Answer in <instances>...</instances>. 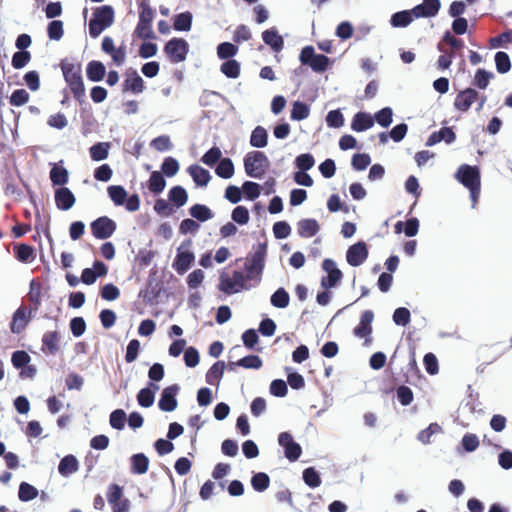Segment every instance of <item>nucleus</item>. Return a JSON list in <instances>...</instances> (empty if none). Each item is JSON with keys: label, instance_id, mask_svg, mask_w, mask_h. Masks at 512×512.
<instances>
[{"label": "nucleus", "instance_id": "f257e3e1", "mask_svg": "<svg viewBox=\"0 0 512 512\" xmlns=\"http://www.w3.org/2000/svg\"><path fill=\"white\" fill-rule=\"evenodd\" d=\"M64 80L68 84L75 100L82 104L85 102L86 90L81 74V66L76 65L68 59H63L60 63Z\"/></svg>", "mask_w": 512, "mask_h": 512}, {"label": "nucleus", "instance_id": "f03ea898", "mask_svg": "<svg viewBox=\"0 0 512 512\" xmlns=\"http://www.w3.org/2000/svg\"><path fill=\"white\" fill-rule=\"evenodd\" d=\"M115 12L112 6L102 5L95 8L92 18L89 20V35L97 38L114 22Z\"/></svg>", "mask_w": 512, "mask_h": 512}, {"label": "nucleus", "instance_id": "7ed1b4c3", "mask_svg": "<svg viewBox=\"0 0 512 512\" xmlns=\"http://www.w3.org/2000/svg\"><path fill=\"white\" fill-rule=\"evenodd\" d=\"M299 61L302 65L310 67L315 73H323L333 64V61L326 55L317 54L312 45H306L301 49Z\"/></svg>", "mask_w": 512, "mask_h": 512}, {"label": "nucleus", "instance_id": "20e7f679", "mask_svg": "<svg viewBox=\"0 0 512 512\" xmlns=\"http://www.w3.org/2000/svg\"><path fill=\"white\" fill-rule=\"evenodd\" d=\"M268 166V157L261 151L249 152L244 157L245 172L251 178L261 179Z\"/></svg>", "mask_w": 512, "mask_h": 512}, {"label": "nucleus", "instance_id": "39448f33", "mask_svg": "<svg viewBox=\"0 0 512 512\" xmlns=\"http://www.w3.org/2000/svg\"><path fill=\"white\" fill-rule=\"evenodd\" d=\"M191 245L192 241L187 239L177 248V254L172 263V267L179 275L185 274L195 261V254L189 249Z\"/></svg>", "mask_w": 512, "mask_h": 512}, {"label": "nucleus", "instance_id": "423d86ee", "mask_svg": "<svg viewBox=\"0 0 512 512\" xmlns=\"http://www.w3.org/2000/svg\"><path fill=\"white\" fill-rule=\"evenodd\" d=\"M267 255V243L259 242L254 253L245 263V271L251 274L253 277L257 275L256 284L260 283V275L262 274L265 267V258Z\"/></svg>", "mask_w": 512, "mask_h": 512}, {"label": "nucleus", "instance_id": "0eeeda50", "mask_svg": "<svg viewBox=\"0 0 512 512\" xmlns=\"http://www.w3.org/2000/svg\"><path fill=\"white\" fill-rule=\"evenodd\" d=\"M164 52L172 63H179L186 59L189 44L183 38L174 37L166 42Z\"/></svg>", "mask_w": 512, "mask_h": 512}, {"label": "nucleus", "instance_id": "6e6552de", "mask_svg": "<svg viewBox=\"0 0 512 512\" xmlns=\"http://www.w3.org/2000/svg\"><path fill=\"white\" fill-rule=\"evenodd\" d=\"M322 269L327 275L321 278V287L325 290L335 288L343 278V273L337 267L336 262L333 259L326 258L322 261Z\"/></svg>", "mask_w": 512, "mask_h": 512}, {"label": "nucleus", "instance_id": "1a4fd4ad", "mask_svg": "<svg viewBox=\"0 0 512 512\" xmlns=\"http://www.w3.org/2000/svg\"><path fill=\"white\" fill-rule=\"evenodd\" d=\"M455 178L467 189L481 186V175L477 166L462 164L456 171Z\"/></svg>", "mask_w": 512, "mask_h": 512}, {"label": "nucleus", "instance_id": "9d476101", "mask_svg": "<svg viewBox=\"0 0 512 512\" xmlns=\"http://www.w3.org/2000/svg\"><path fill=\"white\" fill-rule=\"evenodd\" d=\"M90 228L96 239L105 240L114 234L117 224L108 216H101L91 222Z\"/></svg>", "mask_w": 512, "mask_h": 512}, {"label": "nucleus", "instance_id": "9b49d317", "mask_svg": "<svg viewBox=\"0 0 512 512\" xmlns=\"http://www.w3.org/2000/svg\"><path fill=\"white\" fill-rule=\"evenodd\" d=\"M278 443L284 449V455L290 462H295L300 458L302 447L293 439L291 433L281 432L278 436Z\"/></svg>", "mask_w": 512, "mask_h": 512}, {"label": "nucleus", "instance_id": "f8f14e48", "mask_svg": "<svg viewBox=\"0 0 512 512\" xmlns=\"http://www.w3.org/2000/svg\"><path fill=\"white\" fill-rule=\"evenodd\" d=\"M369 252L364 241H358L351 245L346 251V261L352 267L362 265L368 258Z\"/></svg>", "mask_w": 512, "mask_h": 512}, {"label": "nucleus", "instance_id": "ddd939ff", "mask_svg": "<svg viewBox=\"0 0 512 512\" xmlns=\"http://www.w3.org/2000/svg\"><path fill=\"white\" fill-rule=\"evenodd\" d=\"M179 390L178 384L170 385L162 390L158 401V407L161 411L172 412L177 408L178 401L176 396Z\"/></svg>", "mask_w": 512, "mask_h": 512}, {"label": "nucleus", "instance_id": "4468645a", "mask_svg": "<svg viewBox=\"0 0 512 512\" xmlns=\"http://www.w3.org/2000/svg\"><path fill=\"white\" fill-rule=\"evenodd\" d=\"M35 314H30V310L24 305L18 307L13 313L10 322V330L13 334L22 333Z\"/></svg>", "mask_w": 512, "mask_h": 512}, {"label": "nucleus", "instance_id": "2eb2a0df", "mask_svg": "<svg viewBox=\"0 0 512 512\" xmlns=\"http://www.w3.org/2000/svg\"><path fill=\"white\" fill-rule=\"evenodd\" d=\"M479 92L472 88H465L456 95L454 107L460 112H467L472 104L478 99Z\"/></svg>", "mask_w": 512, "mask_h": 512}, {"label": "nucleus", "instance_id": "dca6fc26", "mask_svg": "<svg viewBox=\"0 0 512 512\" xmlns=\"http://www.w3.org/2000/svg\"><path fill=\"white\" fill-rule=\"evenodd\" d=\"M54 198L57 208L62 211L70 210L76 202L75 195L67 187L57 188L54 193Z\"/></svg>", "mask_w": 512, "mask_h": 512}, {"label": "nucleus", "instance_id": "f3484780", "mask_svg": "<svg viewBox=\"0 0 512 512\" xmlns=\"http://www.w3.org/2000/svg\"><path fill=\"white\" fill-rule=\"evenodd\" d=\"M374 313L371 310H366L361 314L359 324L354 328V335L359 338H367L372 333V322Z\"/></svg>", "mask_w": 512, "mask_h": 512}, {"label": "nucleus", "instance_id": "a211bd4d", "mask_svg": "<svg viewBox=\"0 0 512 512\" xmlns=\"http://www.w3.org/2000/svg\"><path fill=\"white\" fill-rule=\"evenodd\" d=\"M262 40L276 53L280 52L284 47V39L275 27L263 31Z\"/></svg>", "mask_w": 512, "mask_h": 512}, {"label": "nucleus", "instance_id": "6ab92c4d", "mask_svg": "<svg viewBox=\"0 0 512 512\" xmlns=\"http://www.w3.org/2000/svg\"><path fill=\"white\" fill-rule=\"evenodd\" d=\"M374 126V119L370 113L357 112L352 119L351 129L355 132H363Z\"/></svg>", "mask_w": 512, "mask_h": 512}, {"label": "nucleus", "instance_id": "aec40b11", "mask_svg": "<svg viewBox=\"0 0 512 512\" xmlns=\"http://www.w3.org/2000/svg\"><path fill=\"white\" fill-rule=\"evenodd\" d=\"M320 230V226L316 219L306 218L297 223V232L302 238H311Z\"/></svg>", "mask_w": 512, "mask_h": 512}, {"label": "nucleus", "instance_id": "412c9836", "mask_svg": "<svg viewBox=\"0 0 512 512\" xmlns=\"http://www.w3.org/2000/svg\"><path fill=\"white\" fill-rule=\"evenodd\" d=\"M188 173L196 186L205 187L211 180L210 172L200 165L193 164L188 167Z\"/></svg>", "mask_w": 512, "mask_h": 512}, {"label": "nucleus", "instance_id": "4be33fe9", "mask_svg": "<svg viewBox=\"0 0 512 512\" xmlns=\"http://www.w3.org/2000/svg\"><path fill=\"white\" fill-rule=\"evenodd\" d=\"M144 89L145 85L143 79L136 70H132L131 75L123 82V92L130 91L133 94H140Z\"/></svg>", "mask_w": 512, "mask_h": 512}, {"label": "nucleus", "instance_id": "5701e85b", "mask_svg": "<svg viewBox=\"0 0 512 512\" xmlns=\"http://www.w3.org/2000/svg\"><path fill=\"white\" fill-rule=\"evenodd\" d=\"M78 470L79 461L72 454L64 456L59 462L58 472L63 477H69L70 475L76 473Z\"/></svg>", "mask_w": 512, "mask_h": 512}, {"label": "nucleus", "instance_id": "b1692460", "mask_svg": "<svg viewBox=\"0 0 512 512\" xmlns=\"http://www.w3.org/2000/svg\"><path fill=\"white\" fill-rule=\"evenodd\" d=\"M106 75L105 65L98 60H91L86 66V76L89 81L100 82Z\"/></svg>", "mask_w": 512, "mask_h": 512}, {"label": "nucleus", "instance_id": "393cba45", "mask_svg": "<svg viewBox=\"0 0 512 512\" xmlns=\"http://www.w3.org/2000/svg\"><path fill=\"white\" fill-rule=\"evenodd\" d=\"M149 468V458L144 453H135L130 457V472L134 475H142Z\"/></svg>", "mask_w": 512, "mask_h": 512}, {"label": "nucleus", "instance_id": "a878e982", "mask_svg": "<svg viewBox=\"0 0 512 512\" xmlns=\"http://www.w3.org/2000/svg\"><path fill=\"white\" fill-rule=\"evenodd\" d=\"M168 201L175 207L181 208L188 201V193L181 185L173 186L168 192Z\"/></svg>", "mask_w": 512, "mask_h": 512}, {"label": "nucleus", "instance_id": "bb28decb", "mask_svg": "<svg viewBox=\"0 0 512 512\" xmlns=\"http://www.w3.org/2000/svg\"><path fill=\"white\" fill-rule=\"evenodd\" d=\"M226 364L224 361L215 362L207 371L205 380L209 385L219 386L220 380L223 377Z\"/></svg>", "mask_w": 512, "mask_h": 512}, {"label": "nucleus", "instance_id": "cd10ccee", "mask_svg": "<svg viewBox=\"0 0 512 512\" xmlns=\"http://www.w3.org/2000/svg\"><path fill=\"white\" fill-rule=\"evenodd\" d=\"M27 297L31 302V305L28 308V310H30V314H36L41 305V285L34 279L30 282V290Z\"/></svg>", "mask_w": 512, "mask_h": 512}, {"label": "nucleus", "instance_id": "c85d7f7f", "mask_svg": "<svg viewBox=\"0 0 512 512\" xmlns=\"http://www.w3.org/2000/svg\"><path fill=\"white\" fill-rule=\"evenodd\" d=\"M193 15L190 11L176 14L173 17V28L176 31L188 32L192 28Z\"/></svg>", "mask_w": 512, "mask_h": 512}, {"label": "nucleus", "instance_id": "c756f323", "mask_svg": "<svg viewBox=\"0 0 512 512\" xmlns=\"http://www.w3.org/2000/svg\"><path fill=\"white\" fill-rule=\"evenodd\" d=\"M190 216L199 222H206L214 217L213 211L204 204H194L189 208Z\"/></svg>", "mask_w": 512, "mask_h": 512}, {"label": "nucleus", "instance_id": "7c9ffc66", "mask_svg": "<svg viewBox=\"0 0 512 512\" xmlns=\"http://www.w3.org/2000/svg\"><path fill=\"white\" fill-rule=\"evenodd\" d=\"M249 143L254 148H264L268 144V132L263 126H256L250 135Z\"/></svg>", "mask_w": 512, "mask_h": 512}, {"label": "nucleus", "instance_id": "2f4dec72", "mask_svg": "<svg viewBox=\"0 0 512 512\" xmlns=\"http://www.w3.org/2000/svg\"><path fill=\"white\" fill-rule=\"evenodd\" d=\"M147 187L150 192L155 195L162 193L166 187V180L163 174L159 171H152L147 182Z\"/></svg>", "mask_w": 512, "mask_h": 512}, {"label": "nucleus", "instance_id": "473e14b6", "mask_svg": "<svg viewBox=\"0 0 512 512\" xmlns=\"http://www.w3.org/2000/svg\"><path fill=\"white\" fill-rule=\"evenodd\" d=\"M49 177L53 186L64 187L69 180L67 169L56 164L51 168Z\"/></svg>", "mask_w": 512, "mask_h": 512}, {"label": "nucleus", "instance_id": "72a5a7b5", "mask_svg": "<svg viewBox=\"0 0 512 512\" xmlns=\"http://www.w3.org/2000/svg\"><path fill=\"white\" fill-rule=\"evenodd\" d=\"M235 167L233 161L228 158H222L216 165L215 173L222 179H230L233 177Z\"/></svg>", "mask_w": 512, "mask_h": 512}, {"label": "nucleus", "instance_id": "f704fd0d", "mask_svg": "<svg viewBox=\"0 0 512 512\" xmlns=\"http://www.w3.org/2000/svg\"><path fill=\"white\" fill-rule=\"evenodd\" d=\"M59 341H60V336L57 331L45 332L42 336V344H43L42 351H45V349H47V351L50 354H55L59 349V346H58Z\"/></svg>", "mask_w": 512, "mask_h": 512}, {"label": "nucleus", "instance_id": "c9c22d12", "mask_svg": "<svg viewBox=\"0 0 512 512\" xmlns=\"http://www.w3.org/2000/svg\"><path fill=\"white\" fill-rule=\"evenodd\" d=\"M494 78V74L484 68L476 70L472 84L480 90L488 87L490 81Z\"/></svg>", "mask_w": 512, "mask_h": 512}, {"label": "nucleus", "instance_id": "e433bc0d", "mask_svg": "<svg viewBox=\"0 0 512 512\" xmlns=\"http://www.w3.org/2000/svg\"><path fill=\"white\" fill-rule=\"evenodd\" d=\"M110 143L97 142L89 148L90 157L93 161L105 160L109 155Z\"/></svg>", "mask_w": 512, "mask_h": 512}, {"label": "nucleus", "instance_id": "4c0bfd02", "mask_svg": "<svg viewBox=\"0 0 512 512\" xmlns=\"http://www.w3.org/2000/svg\"><path fill=\"white\" fill-rule=\"evenodd\" d=\"M310 107L308 104L302 101H295L290 111V118L293 121H302L309 117Z\"/></svg>", "mask_w": 512, "mask_h": 512}, {"label": "nucleus", "instance_id": "58836bf2", "mask_svg": "<svg viewBox=\"0 0 512 512\" xmlns=\"http://www.w3.org/2000/svg\"><path fill=\"white\" fill-rule=\"evenodd\" d=\"M271 305L275 308L284 309L290 303V295L285 288H278L270 297Z\"/></svg>", "mask_w": 512, "mask_h": 512}, {"label": "nucleus", "instance_id": "ea45409f", "mask_svg": "<svg viewBox=\"0 0 512 512\" xmlns=\"http://www.w3.org/2000/svg\"><path fill=\"white\" fill-rule=\"evenodd\" d=\"M108 196L115 206H123L126 198L127 191L121 185H111L107 188Z\"/></svg>", "mask_w": 512, "mask_h": 512}, {"label": "nucleus", "instance_id": "a19ab883", "mask_svg": "<svg viewBox=\"0 0 512 512\" xmlns=\"http://www.w3.org/2000/svg\"><path fill=\"white\" fill-rule=\"evenodd\" d=\"M223 75L230 79H236L240 75L241 65L236 59L226 60L220 66Z\"/></svg>", "mask_w": 512, "mask_h": 512}, {"label": "nucleus", "instance_id": "79ce46f5", "mask_svg": "<svg viewBox=\"0 0 512 512\" xmlns=\"http://www.w3.org/2000/svg\"><path fill=\"white\" fill-rule=\"evenodd\" d=\"M239 48L231 42H222L217 46V56L221 60H231L237 55Z\"/></svg>", "mask_w": 512, "mask_h": 512}, {"label": "nucleus", "instance_id": "37998d69", "mask_svg": "<svg viewBox=\"0 0 512 512\" xmlns=\"http://www.w3.org/2000/svg\"><path fill=\"white\" fill-rule=\"evenodd\" d=\"M412 21L413 17L410 10H402L392 14L390 18V25L395 28H404L407 27Z\"/></svg>", "mask_w": 512, "mask_h": 512}, {"label": "nucleus", "instance_id": "c03bdc74", "mask_svg": "<svg viewBox=\"0 0 512 512\" xmlns=\"http://www.w3.org/2000/svg\"><path fill=\"white\" fill-rule=\"evenodd\" d=\"M126 420L127 414L123 409L118 408L110 413L109 424L115 430H123L125 428Z\"/></svg>", "mask_w": 512, "mask_h": 512}, {"label": "nucleus", "instance_id": "a18cd8bd", "mask_svg": "<svg viewBox=\"0 0 512 512\" xmlns=\"http://www.w3.org/2000/svg\"><path fill=\"white\" fill-rule=\"evenodd\" d=\"M270 477L265 472L254 473L251 478V486L256 492H264L269 488Z\"/></svg>", "mask_w": 512, "mask_h": 512}, {"label": "nucleus", "instance_id": "49530a36", "mask_svg": "<svg viewBox=\"0 0 512 512\" xmlns=\"http://www.w3.org/2000/svg\"><path fill=\"white\" fill-rule=\"evenodd\" d=\"M302 478L304 483L310 488H317L322 482L319 472L312 466L303 470Z\"/></svg>", "mask_w": 512, "mask_h": 512}, {"label": "nucleus", "instance_id": "de8ad7c7", "mask_svg": "<svg viewBox=\"0 0 512 512\" xmlns=\"http://www.w3.org/2000/svg\"><path fill=\"white\" fill-rule=\"evenodd\" d=\"M134 36L143 40H153L156 35L152 29V23L138 21L134 30Z\"/></svg>", "mask_w": 512, "mask_h": 512}, {"label": "nucleus", "instance_id": "09e8293b", "mask_svg": "<svg viewBox=\"0 0 512 512\" xmlns=\"http://www.w3.org/2000/svg\"><path fill=\"white\" fill-rule=\"evenodd\" d=\"M14 252H15L16 258L19 261L24 262V263L31 262L35 257L33 247L28 244L16 245L14 247Z\"/></svg>", "mask_w": 512, "mask_h": 512}, {"label": "nucleus", "instance_id": "8fccbe9b", "mask_svg": "<svg viewBox=\"0 0 512 512\" xmlns=\"http://www.w3.org/2000/svg\"><path fill=\"white\" fill-rule=\"evenodd\" d=\"M180 165L176 158L168 156L164 158L161 164V173L165 177H173L179 171Z\"/></svg>", "mask_w": 512, "mask_h": 512}, {"label": "nucleus", "instance_id": "3c124183", "mask_svg": "<svg viewBox=\"0 0 512 512\" xmlns=\"http://www.w3.org/2000/svg\"><path fill=\"white\" fill-rule=\"evenodd\" d=\"M38 490L27 482H21L18 490V497L22 502H29L38 496Z\"/></svg>", "mask_w": 512, "mask_h": 512}, {"label": "nucleus", "instance_id": "603ef678", "mask_svg": "<svg viewBox=\"0 0 512 512\" xmlns=\"http://www.w3.org/2000/svg\"><path fill=\"white\" fill-rule=\"evenodd\" d=\"M374 122L376 121L383 128H388L393 121V110L391 107H384L374 114Z\"/></svg>", "mask_w": 512, "mask_h": 512}, {"label": "nucleus", "instance_id": "864d4df0", "mask_svg": "<svg viewBox=\"0 0 512 512\" xmlns=\"http://www.w3.org/2000/svg\"><path fill=\"white\" fill-rule=\"evenodd\" d=\"M495 65L497 72L500 74H505L511 69V61L509 55L504 51L496 52L494 56Z\"/></svg>", "mask_w": 512, "mask_h": 512}, {"label": "nucleus", "instance_id": "5fc2aeb1", "mask_svg": "<svg viewBox=\"0 0 512 512\" xmlns=\"http://www.w3.org/2000/svg\"><path fill=\"white\" fill-rule=\"evenodd\" d=\"M236 364H238L239 367L245 369L258 370L262 367L263 361L258 355L250 354L237 360Z\"/></svg>", "mask_w": 512, "mask_h": 512}, {"label": "nucleus", "instance_id": "6e6d98bb", "mask_svg": "<svg viewBox=\"0 0 512 512\" xmlns=\"http://www.w3.org/2000/svg\"><path fill=\"white\" fill-rule=\"evenodd\" d=\"M440 432H442L441 426L438 423H431L418 433L417 440L423 444H430L432 436Z\"/></svg>", "mask_w": 512, "mask_h": 512}, {"label": "nucleus", "instance_id": "4d7b16f0", "mask_svg": "<svg viewBox=\"0 0 512 512\" xmlns=\"http://www.w3.org/2000/svg\"><path fill=\"white\" fill-rule=\"evenodd\" d=\"M218 289L228 295L238 293V287L235 286L233 279L224 271L220 274Z\"/></svg>", "mask_w": 512, "mask_h": 512}, {"label": "nucleus", "instance_id": "13d9d810", "mask_svg": "<svg viewBox=\"0 0 512 512\" xmlns=\"http://www.w3.org/2000/svg\"><path fill=\"white\" fill-rule=\"evenodd\" d=\"M222 159V152L217 146L211 147L201 157V162L209 167H213Z\"/></svg>", "mask_w": 512, "mask_h": 512}, {"label": "nucleus", "instance_id": "bf43d9fd", "mask_svg": "<svg viewBox=\"0 0 512 512\" xmlns=\"http://www.w3.org/2000/svg\"><path fill=\"white\" fill-rule=\"evenodd\" d=\"M242 192L247 200L254 201L261 194V186L256 182L247 180L242 185Z\"/></svg>", "mask_w": 512, "mask_h": 512}, {"label": "nucleus", "instance_id": "052dcab7", "mask_svg": "<svg viewBox=\"0 0 512 512\" xmlns=\"http://www.w3.org/2000/svg\"><path fill=\"white\" fill-rule=\"evenodd\" d=\"M315 165V159L311 153H302L295 158V166L300 171H308Z\"/></svg>", "mask_w": 512, "mask_h": 512}, {"label": "nucleus", "instance_id": "680f3d73", "mask_svg": "<svg viewBox=\"0 0 512 512\" xmlns=\"http://www.w3.org/2000/svg\"><path fill=\"white\" fill-rule=\"evenodd\" d=\"M155 17V10L150 6L148 0L139 2V20L142 22L152 23Z\"/></svg>", "mask_w": 512, "mask_h": 512}, {"label": "nucleus", "instance_id": "e2e57ef3", "mask_svg": "<svg viewBox=\"0 0 512 512\" xmlns=\"http://www.w3.org/2000/svg\"><path fill=\"white\" fill-rule=\"evenodd\" d=\"M392 319L397 326L405 327L410 323L411 313L406 307H399L394 310Z\"/></svg>", "mask_w": 512, "mask_h": 512}, {"label": "nucleus", "instance_id": "0e129e2a", "mask_svg": "<svg viewBox=\"0 0 512 512\" xmlns=\"http://www.w3.org/2000/svg\"><path fill=\"white\" fill-rule=\"evenodd\" d=\"M154 211L162 217H169L175 212V207L169 201L159 198L155 201Z\"/></svg>", "mask_w": 512, "mask_h": 512}, {"label": "nucleus", "instance_id": "69168bd1", "mask_svg": "<svg viewBox=\"0 0 512 512\" xmlns=\"http://www.w3.org/2000/svg\"><path fill=\"white\" fill-rule=\"evenodd\" d=\"M371 163V158L367 153H355L351 159V165L356 171L365 170Z\"/></svg>", "mask_w": 512, "mask_h": 512}, {"label": "nucleus", "instance_id": "338daca9", "mask_svg": "<svg viewBox=\"0 0 512 512\" xmlns=\"http://www.w3.org/2000/svg\"><path fill=\"white\" fill-rule=\"evenodd\" d=\"M231 218L238 225H246L250 220L249 210L242 205L236 206L232 210Z\"/></svg>", "mask_w": 512, "mask_h": 512}, {"label": "nucleus", "instance_id": "774afa93", "mask_svg": "<svg viewBox=\"0 0 512 512\" xmlns=\"http://www.w3.org/2000/svg\"><path fill=\"white\" fill-rule=\"evenodd\" d=\"M354 27L349 21L340 22L335 30V35L342 41H346L353 36Z\"/></svg>", "mask_w": 512, "mask_h": 512}]
</instances>
